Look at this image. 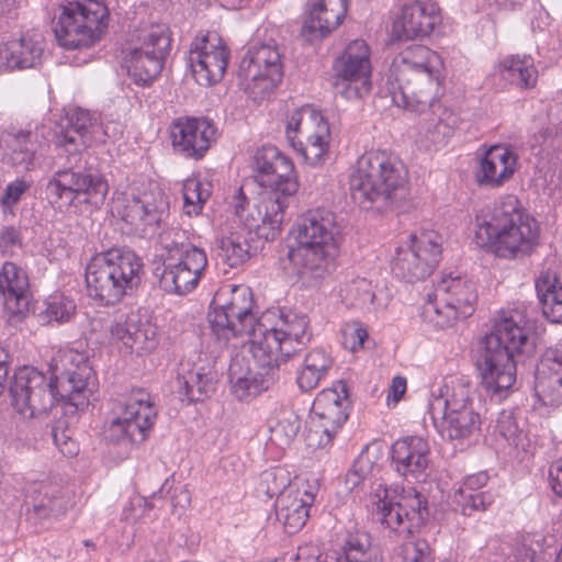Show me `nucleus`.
I'll use <instances>...</instances> for the list:
<instances>
[{
	"label": "nucleus",
	"instance_id": "14",
	"mask_svg": "<svg viewBox=\"0 0 562 562\" xmlns=\"http://www.w3.org/2000/svg\"><path fill=\"white\" fill-rule=\"evenodd\" d=\"M170 48L171 38L166 25L136 31L123 50V65L132 81L140 87L150 86L161 74Z\"/></svg>",
	"mask_w": 562,
	"mask_h": 562
},
{
	"label": "nucleus",
	"instance_id": "42",
	"mask_svg": "<svg viewBox=\"0 0 562 562\" xmlns=\"http://www.w3.org/2000/svg\"><path fill=\"white\" fill-rule=\"evenodd\" d=\"M536 292L544 317L551 323H562V285L557 274L541 271L536 280Z\"/></svg>",
	"mask_w": 562,
	"mask_h": 562
},
{
	"label": "nucleus",
	"instance_id": "38",
	"mask_svg": "<svg viewBox=\"0 0 562 562\" xmlns=\"http://www.w3.org/2000/svg\"><path fill=\"white\" fill-rule=\"evenodd\" d=\"M400 23L406 38L428 36L441 23L440 9L432 1H413L403 5Z\"/></svg>",
	"mask_w": 562,
	"mask_h": 562
},
{
	"label": "nucleus",
	"instance_id": "44",
	"mask_svg": "<svg viewBox=\"0 0 562 562\" xmlns=\"http://www.w3.org/2000/svg\"><path fill=\"white\" fill-rule=\"evenodd\" d=\"M457 310L447 302L435 297V291L427 295L420 310V317L424 323L436 329L451 327L460 317Z\"/></svg>",
	"mask_w": 562,
	"mask_h": 562
},
{
	"label": "nucleus",
	"instance_id": "12",
	"mask_svg": "<svg viewBox=\"0 0 562 562\" xmlns=\"http://www.w3.org/2000/svg\"><path fill=\"white\" fill-rule=\"evenodd\" d=\"M428 412L437 432L445 440L463 443L481 431V415L472 387L458 382L445 395L429 401Z\"/></svg>",
	"mask_w": 562,
	"mask_h": 562
},
{
	"label": "nucleus",
	"instance_id": "62",
	"mask_svg": "<svg viewBox=\"0 0 562 562\" xmlns=\"http://www.w3.org/2000/svg\"><path fill=\"white\" fill-rule=\"evenodd\" d=\"M549 481L552 491L562 498V457L550 465Z\"/></svg>",
	"mask_w": 562,
	"mask_h": 562
},
{
	"label": "nucleus",
	"instance_id": "8",
	"mask_svg": "<svg viewBox=\"0 0 562 562\" xmlns=\"http://www.w3.org/2000/svg\"><path fill=\"white\" fill-rule=\"evenodd\" d=\"M408 183L404 164L385 150L361 155L349 177L352 200L363 209L393 207L406 194Z\"/></svg>",
	"mask_w": 562,
	"mask_h": 562
},
{
	"label": "nucleus",
	"instance_id": "55",
	"mask_svg": "<svg viewBox=\"0 0 562 562\" xmlns=\"http://www.w3.org/2000/svg\"><path fill=\"white\" fill-rule=\"evenodd\" d=\"M402 562H435V558L429 543L424 539H416L403 544Z\"/></svg>",
	"mask_w": 562,
	"mask_h": 562
},
{
	"label": "nucleus",
	"instance_id": "54",
	"mask_svg": "<svg viewBox=\"0 0 562 562\" xmlns=\"http://www.w3.org/2000/svg\"><path fill=\"white\" fill-rule=\"evenodd\" d=\"M454 502L462 515L472 516L476 512L486 510L495 501V493L491 490L484 492L454 493Z\"/></svg>",
	"mask_w": 562,
	"mask_h": 562
},
{
	"label": "nucleus",
	"instance_id": "27",
	"mask_svg": "<svg viewBox=\"0 0 562 562\" xmlns=\"http://www.w3.org/2000/svg\"><path fill=\"white\" fill-rule=\"evenodd\" d=\"M228 50L215 33L196 37L190 45L188 65L201 86L220 81L227 68Z\"/></svg>",
	"mask_w": 562,
	"mask_h": 562
},
{
	"label": "nucleus",
	"instance_id": "22",
	"mask_svg": "<svg viewBox=\"0 0 562 562\" xmlns=\"http://www.w3.org/2000/svg\"><path fill=\"white\" fill-rule=\"evenodd\" d=\"M285 135L291 147L312 166L321 162L328 151L329 124L310 105L301 106L290 115Z\"/></svg>",
	"mask_w": 562,
	"mask_h": 562
},
{
	"label": "nucleus",
	"instance_id": "9",
	"mask_svg": "<svg viewBox=\"0 0 562 562\" xmlns=\"http://www.w3.org/2000/svg\"><path fill=\"white\" fill-rule=\"evenodd\" d=\"M161 268H156L159 286L169 294L186 295L193 292L207 269V256L203 248L195 246L190 233L178 226H170L158 233Z\"/></svg>",
	"mask_w": 562,
	"mask_h": 562
},
{
	"label": "nucleus",
	"instance_id": "37",
	"mask_svg": "<svg viewBox=\"0 0 562 562\" xmlns=\"http://www.w3.org/2000/svg\"><path fill=\"white\" fill-rule=\"evenodd\" d=\"M435 297L449 303L460 318L474 312L477 293L474 283L461 276L445 274L434 286Z\"/></svg>",
	"mask_w": 562,
	"mask_h": 562
},
{
	"label": "nucleus",
	"instance_id": "13",
	"mask_svg": "<svg viewBox=\"0 0 562 562\" xmlns=\"http://www.w3.org/2000/svg\"><path fill=\"white\" fill-rule=\"evenodd\" d=\"M207 318L213 334L227 344L232 338L248 337V346L257 331L259 317L254 313V296L249 286L225 284L212 300Z\"/></svg>",
	"mask_w": 562,
	"mask_h": 562
},
{
	"label": "nucleus",
	"instance_id": "47",
	"mask_svg": "<svg viewBox=\"0 0 562 562\" xmlns=\"http://www.w3.org/2000/svg\"><path fill=\"white\" fill-rule=\"evenodd\" d=\"M495 431L502 436L509 446L517 450L527 452L530 447L528 435L518 427L514 414L509 411H502L496 419Z\"/></svg>",
	"mask_w": 562,
	"mask_h": 562
},
{
	"label": "nucleus",
	"instance_id": "6",
	"mask_svg": "<svg viewBox=\"0 0 562 562\" xmlns=\"http://www.w3.org/2000/svg\"><path fill=\"white\" fill-rule=\"evenodd\" d=\"M292 234L286 257L296 276L318 280L335 269L342 240L335 213L310 210L297 218Z\"/></svg>",
	"mask_w": 562,
	"mask_h": 562
},
{
	"label": "nucleus",
	"instance_id": "31",
	"mask_svg": "<svg viewBox=\"0 0 562 562\" xmlns=\"http://www.w3.org/2000/svg\"><path fill=\"white\" fill-rule=\"evenodd\" d=\"M391 459L400 475L419 480L425 476L430 462L429 443L420 436L400 438L392 445Z\"/></svg>",
	"mask_w": 562,
	"mask_h": 562
},
{
	"label": "nucleus",
	"instance_id": "46",
	"mask_svg": "<svg viewBox=\"0 0 562 562\" xmlns=\"http://www.w3.org/2000/svg\"><path fill=\"white\" fill-rule=\"evenodd\" d=\"M536 393L546 406L562 405V372H536Z\"/></svg>",
	"mask_w": 562,
	"mask_h": 562
},
{
	"label": "nucleus",
	"instance_id": "29",
	"mask_svg": "<svg viewBox=\"0 0 562 562\" xmlns=\"http://www.w3.org/2000/svg\"><path fill=\"white\" fill-rule=\"evenodd\" d=\"M318 488L316 484L301 483L297 487H290L279 499H276V515L284 531L296 533L306 524Z\"/></svg>",
	"mask_w": 562,
	"mask_h": 562
},
{
	"label": "nucleus",
	"instance_id": "4",
	"mask_svg": "<svg viewBox=\"0 0 562 562\" xmlns=\"http://www.w3.org/2000/svg\"><path fill=\"white\" fill-rule=\"evenodd\" d=\"M530 333L528 321L514 310L503 312L493 331L482 339L475 364L481 385L491 397L505 398L515 384V356L532 349Z\"/></svg>",
	"mask_w": 562,
	"mask_h": 562
},
{
	"label": "nucleus",
	"instance_id": "26",
	"mask_svg": "<svg viewBox=\"0 0 562 562\" xmlns=\"http://www.w3.org/2000/svg\"><path fill=\"white\" fill-rule=\"evenodd\" d=\"M255 367L250 368L243 356L236 355L228 366L231 393L239 401H248L269 390L280 378V364L259 361L251 356Z\"/></svg>",
	"mask_w": 562,
	"mask_h": 562
},
{
	"label": "nucleus",
	"instance_id": "24",
	"mask_svg": "<svg viewBox=\"0 0 562 562\" xmlns=\"http://www.w3.org/2000/svg\"><path fill=\"white\" fill-rule=\"evenodd\" d=\"M116 212L126 224L144 234H155L169 215V203L165 193L158 189L143 192L140 195L124 194L116 202Z\"/></svg>",
	"mask_w": 562,
	"mask_h": 562
},
{
	"label": "nucleus",
	"instance_id": "58",
	"mask_svg": "<svg viewBox=\"0 0 562 562\" xmlns=\"http://www.w3.org/2000/svg\"><path fill=\"white\" fill-rule=\"evenodd\" d=\"M22 248L21 232L13 227H4L0 233V249L3 254L14 255Z\"/></svg>",
	"mask_w": 562,
	"mask_h": 562
},
{
	"label": "nucleus",
	"instance_id": "30",
	"mask_svg": "<svg viewBox=\"0 0 562 562\" xmlns=\"http://www.w3.org/2000/svg\"><path fill=\"white\" fill-rule=\"evenodd\" d=\"M29 277L16 263L5 261L0 269V300L10 321H20L30 310Z\"/></svg>",
	"mask_w": 562,
	"mask_h": 562
},
{
	"label": "nucleus",
	"instance_id": "10",
	"mask_svg": "<svg viewBox=\"0 0 562 562\" xmlns=\"http://www.w3.org/2000/svg\"><path fill=\"white\" fill-rule=\"evenodd\" d=\"M306 314L290 308H268L259 316L250 340V355L268 363L285 362L311 340Z\"/></svg>",
	"mask_w": 562,
	"mask_h": 562
},
{
	"label": "nucleus",
	"instance_id": "40",
	"mask_svg": "<svg viewBox=\"0 0 562 562\" xmlns=\"http://www.w3.org/2000/svg\"><path fill=\"white\" fill-rule=\"evenodd\" d=\"M317 562H376L370 533L357 528L347 529L338 541L334 554Z\"/></svg>",
	"mask_w": 562,
	"mask_h": 562
},
{
	"label": "nucleus",
	"instance_id": "57",
	"mask_svg": "<svg viewBox=\"0 0 562 562\" xmlns=\"http://www.w3.org/2000/svg\"><path fill=\"white\" fill-rule=\"evenodd\" d=\"M536 372L562 373V346L548 348L537 366Z\"/></svg>",
	"mask_w": 562,
	"mask_h": 562
},
{
	"label": "nucleus",
	"instance_id": "18",
	"mask_svg": "<svg viewBox=\"0 0 562 562\" xmlns=\"http://www.w3.org/2000/svg\"><path fill=\"white\" fill-rule=\"evenodd\" d=\"M350 411L351 400L345 381L338 380L330 387L322 390L312 405L307 446L313 449L329 447L347 422Z\"/></svg>",
	"mask_w": 562,
	"mask_h": 562
},
{
	"label": "nucleus",
	"instance_id": "60",
	"mask_svg": "<svg viewBox=\"0 0 562 562\" xmlns=\"http://www.w3.org/2000/svg\"><path fill=\"white\" fill-rule=\"evenodd\" d=\"M488 474L484 471L468 475L457 493L483 492L482 488L488 482Z\"/></svg>",
	"mask_w": 562,
	"mask_h": 562
},
{
	"label": "nucleus",
	"instance_id": "17",
	"mask_svg": "<svg viewBox=\"0 0 562 562\" xmlns=\"http://www.w3.org/2000/svg\"><path fill=\"white\" fill-rule=\"evenodd\" d=\"M109 9L100 0H76L61 5L54 26L57 43L66 49L90 47L108 26Z\"/></svg>",
	"mask_w": 562,
	"mask_h": 562
},
{
	"label": "nucleus",
	"instance_id": "35",
	"mask_svg": "<svg viewBox=\"0 0 562 562\" xmlns=\"http://www.w3.org/2000/svg\"><path fill=\"white\" fill-rule=\"evenodd\" d=\"M111 338L127 349L146 351L153 347L156 328L144 319L139 311L120 315L110 327Z\"/></svg>",
	"mask_w": 562,
	"mask_h": 562
},
{
	"label": "nucleus",
	"instance_id": "7",
	"mask_svg": "<svg viewBox=\"0 0 562 562\" xmlns=\"http://www.w3.org/2000/svg\"><path fill=\"white\" fill-rule=\"evenodd\" d=\"M256 182L265 189L257 203L258 217L252 216L250 228L269 225L266 239H274L281 232L289 200L297 192L299 181L290 157L273 145H263L252 157Z\"/></svg>",
	"mask_w": 562,
	"mask_h": 562
},
{
	"label": "nucleus",
	"instance_id": "52",
	"mask_svg": "<svg viewBox=\"0 0 562 562\" xmlns=\"http://www.w3.org/2000/svg\"><path fill=\"white\" fill-rule=\"evenodd\" d=\"M218 257L231 268H236L249 257L248 244L237 235L223 237L218 245Z\"/></svg>",
	"mask_w": 562,
	"mask_h": 562
},
{
	"label": "nucleus",
	"instance_id": "53",
	"mask_svg": "<svg viewBox=\"0 0 562 562\" xmlns=\"http://www.w3.org/2000/svg\"><path fill=\"white\" fill-rule=\"evenodd\" d=\"M45 305L43 319L47 323L56 322L60 324L68 322L76 312L74 300L60 293L49 295L45 301Z\"/></svg>",
	"mask_w": 562,
	"mask_h": 562
},
{
	"label": "nucleus",
	"instance_id": "45",
	"mask_svg": "<svg viewBox=\"0 0 562 562\" xmlns=\"http://www.w3.org/2000/svg\"><path fill=\"white\" fill-rule=\"evenodd\" d=\"M271 443L285 448L291 445L301 429V419L293 411H284L269 426Z\"/></svg>",
	"mask_w": 562,
	"mask_h": 562
},
{
	"label": "nucleus",
	"instance_id": "1",
	"mask_svg": "<svg viewBox=\"0 0 562 562\" xmlns=\"http://www.w3.org/2000/svg\"><path fill=\"white\" fill-rule=\"evenodd\" d=\"M97 127V116L80 108L61 119L55 145L58 157L66 159V166L54 171L45 184L46 200L55 210L63 212L85 207L93 211L104 203L109 192L105 177L95 170L78 167Z\"/></svg>",
	"mask_w": 562,
	"mask_h": 562
},
{
	"label": "nucleus",
	"instance_id": "50",
	"mask_svg": "<svg viewBox=\"0 0 562 562\" xmlns=\"http://www.w3.org/2000/svg\"><path fill=\"white\" fill-rule=\"evenodd\" d=\"M297 484H292L290 474L282 468H272L266 470L260 475L259 490L269 498L282 496L288 488L297 487Z\"/></svg>",
	"mask_w": 562,
	"mask_h": 562
},
{
	"label": "nucleus",
	"instance_id": "64",
	"mask_svg": "<svg viewBox=\"0 0 562 562\" xmlns=\"http://www.w3.org/2000/svg\"><path fill=\"white\" fill-rule=\"evenodd\" d=\"M368 338L367 330L361 327H351L349 328V333H346L347 341L350 340V348L355 351L363 346L364 340Z\"/></svg>",
	"mask_w": 562,
	"mask_h": 562
},
{
	"label": "nucleus",
	"instance_id": "56",
	"mask_svg": "<svg viewBox=\"0 0 562 562\" xmlns=\"http://www.w3.org/2000/svg\"><path fill=\"white\" fill-rule=\"evenodd\" d=\"M32 181L25 178H18L7 184L1 198L0 204L4 212L11 211L19 203L22 195L31 188Z\"/></svg>",
	"mask_w": 562,
	"mask_h": 562
},
{
	"label": "nucleus",
	"instance_id": "59",
	"mask_svg": "<svg viewBox=\"0 0 562 562\" xmlns=\"http://www.w3.org/2000/svg\"><path fill=\"white\" fill-rule=\"evenodd\" d=\"M53 440L57 449L65 457L71 458L79 451L77 442L65 430L58 431L55 429L53 431Z\"/></svg>",
	"mask_w": 562,
	"mask_h": 562
},
{
	"label": "nucleus",
	"instance_id": "15",
	"mask_svg": "<svg viewBox=\"0 0 562 562\" xmlns=\"http://www.w3.org/2000/svg\"><path fill=\"white\" fill-rule=\"evenodd\" d=\"M372 518L385 530L407 537L418 530L429 512L424 494L409 487L401 494L379 488L372 496Z\"/></svg>",
	"mask_w": 562,
	"mask_h": 562
},
{
	"label": "nucleus",
	"instance_id": "34",
	"mask_svg": "<svg viewBox=\"0 0 562 562\" xmlns=\"http://www.w3.org/2000/svg\"><path fill=\"white\" fill-rule=\"evenodd\" d=\"M492 75L502 87H513L520 91L533 89L539 76L535 59L529 54H509L502 57L494 65Z\"/></svg>",
	"mask_w": 562,
	"mask_h": 562
},
{
	"label": "nucleus",
	"instance_id": "39",
	"mask_svg": "<svg viewBox=\"0 0 562 562\" xmlns=\"http://www.w3.org/2000/svg\"><path fill=\"white\" fill-rule=\"evenodd\" d=\"M216 379L203 367H192L189 362L180 363L172 387L181 401L188 403L203 401L215 391Z\"/></svg>",
	"mask_w": 562,
	"mask_h": 562
},
{
	"label": "nucleus",
	"instance_id": "41",
	"mask_svg": "<svg viewBox=\"0 0 562 562\" xmlns=\"http://www.w3.org/2000/svg\"><path fill=\"white\" fill-rule=\"evenodd\" d=\"M31 133L24 131H5L1 142L8 150L9 162L18 171H32L36 168V145L31 140Z\"/></svg>",
	"mask_w": 562,
	"mask_h": 562
},
{
	"label": "nucleus",
	"instance_id": "16",
	"mask_svg": "<svg viewBox=\"0 0 562 562\" xmlns=\"http://www.w3.org/2000/svg\"><path fill=\"white\" fill-rule=\"evenodd\" d=\"M372 518L385 530L407 537L418 530L429 512L424 494L409 487L401 494L379 488L372 496Z\"/></svg>",
	"mask_w": 562,
	"mask_h": 562
},
{
	"label": "nucleus",
	"instance_id": "25",
	"mask_svg": "<svg viewBox=\"0 0 562 562\" xmlns=\"http://www.w3.org/2000/svg\"><path fill=\"white\" fill-rule=\"evenodd\" d=\"M169 135L177 155L200 160L216 142L217 127L205 116H180L171 122Z\"/></svg>",
	"mask_w": 562,
	"mask_h": 562
},
{
	"label": "nucleus",
	"instance_id": "43",
	"mask_svg": "<svg viewBox=\"0 0 562 562\" xmlns=\"http://www.w3.org/2000/svg\"><path fill=\"white\" fill-rule=\"evenodd\" d=\"M333 360L323 349L310 351L304 359L303 367L297 374L296 383L301 391L314 390L326 376L331 368Z\"/></svg>",
	"mask_w": 562,
	"mask_h": 562
},
{
	"label": "nucleus",
	"instance_id": "36",
	"mask_svg": "<svg viewBox=\"0 0 562 562\" xmlns=\"http://www.w3.org/2000/svg\"><path fill=\"white\" fill-rule=\"evenodd\" d=\"M26 497L32 513L40 520L57 519L71 506L69 494L50 483H33L27 490Z\"/></svg>",
	"mask_w": 562,
	"mask_h": 562
},
{
	"label": "nucleus",
	"instance_id": "20",
	"mask_svg": "<svg viewBox=\"0 0 562 562\" xmlns=\"http://www.w3.org/2000/svg\"><path fill=\"white\" fill-rule=\"evenodd\" d=\"M442 254V237L435 231H422L409 235L396 248L392 272L405 282H415L429 277L438 266Z\"/></svg>",
	"mask_w": 562,
	"mask_h": 562
},
{
	"label": "nucleus",
	"instance_id": "3",
	"mask_svg": "<svg viewBox=\"0 0 562 562\" xmlns=\"http://www.w3.org/2000/svg\"><path fill=\"white\" fill-rule=\"evenodd\" d=\"M442 71L443 60L436 50L406 45L393 57L381 92L397 108L423 113L445 93Z\"/></svg>",
	"mask_w": 562,
	"mask_h": 562
},
{
	"label": "nucleus",
	"instance_id": "5",
	"mask_svg": "<svg viewBox=\"0 0 562 562\" xmlns=\"http://www.w3.org/2000/svg\"><path fill=\"white\" fill-rule=\"evenodd\" d=\"M539 237L538 222L514 194L502 196L492 212L481 211L475 216V244L503 259L530 255Z\"/></svg>",
	"mask_w": 562,
	"mask_h": 562
},
{
	"label": "nucleus",
	"instance_id": "48",
	"mask_svg": "<svg viewBox=\"0 0 562 562\" xmlns=\"http://www.w3.org/2000/svg\"><path fill=\"white\" fill-rule=\"evenodd\" d=\"M342 297L345 303L351 307L370 310L375 294L371 281L366 278H358L346 284L342 290Z\"/></svg>",
	"mask_w": 562,
	"mask_h": 562
},
{
	"label": "nucleus",
	"instance_id": "63",
	"mask_svg": "<svg viewBox=\"0 0 562 562\" xmlns=\"http://www.w3.org/2000/svg\"><path fill=\"white\" fill-rule=\"evenodd\" d=\"M366 476V471L359 467V463H355L352 468L347 472L345 484L349 491L355 490L360 485Z\"/></svg>",
	"mask_w": 562,
	"mask_h": 562
},
{
	"label": "nucleus",
	"instance_id": "2",
	"mask_svg": "<svg viewBox=\"0 0 562 562\" xmlns=\"http://www.w3.org/2000/svg\"><path fill=\"white\" fill-rule=\"evenodd\" d=\"M12 406L25 417L46 413L55 402H64L67 413L83 411L97 391V378L87 360L60 376L50 378L33 367L19 368L10 384Z\"/></svg>",
	"mask_w": 562,
	"mask_h": 562
},
{
	"label": "nucleus",
	"instance_id": "51",
	"mask_svg": "<svg viewBox=\"0 0 562 562\" xmlns=\"http://www.w3.org/2000/svg\"><path fill=\"white\" fill-rule=\"evenodd\" d=\"M452 133L453 124L447 122L443 117H434L423 126L420 142L427 149L431 147L438 149L446 145Z\"/></svg>",
	"mask_w": 562,
	"mask_h": 562
},
{
	"label": "nucleus",
	"instance_id": "11",
	"mask_svg": "<svg viewBox=\"0 0 562 562\" xmlns=\"http://www.w3.org/2000/svg\"><path fill=\"white\" fill-rule=\"evenodd\" d=\"M142 259L132 250L113 247L95 254L86 268L91 297L103 305L119 303L140 283Z\"/></svg>",
	"mask_w": 562,
	"mask_h": 562
},
{
	"label": "nucleus",
	"instance_id": "33",
	"mask_svg": "<svg viewBox=\"0 0 562 562\" xmlns=\"http://www.w3.org/2000/svg\"><path fill=\"white\" fill-rule=\"evenodd\" d=\"M517 155L504 146H492L480 159L474 172L479 187L499 188L513 178L517 170Z\"/></svg>",
	"mask_w": 562,
	"mask_h": 562
},
{
	"label": "nucleus",
	"instance_id": "21",
	"mask_svg": "<svg viewBox=\"0 0 562 562\" xmlns=\"http://www.w3.org/2000/svg\"><path fill=\"white\" fill-rule=\"evenodd\" d=\"M156 417L157 409L149 393L143 389L133 390L115 403L109 437L111 440L128 443L143 442Z\"/></svg>",
	"mask_w": 562,
	"mask_h": 562
},
{
	"label": "nucleus",
	"instance_id": "61",
	"mask_svg": "<svg viewBox=\"0 0 562 562\" xmlns=\"http://www.w3.org/2000/svg\"><path fill=\"white\" fill-rule=\"evenodd\" d=\"M406 379L401 375H396L392 379L386 397L389 407L395 406L401 401L406 392Z\"/></svg>",
	"mask_w": 562,
	"mask_h": 562
},
{
	"label": "nucleus",
	"instance_id": "32",
	"mask_svg": "<svg viewBox=\"0 0 562 562\" xmlns=\"http://www.w3.org/2000/svg\"><path fill=\"white\" fill-rule=\"evenodd\" d=\"M45 53L44 36L38 31H29L20 38L8 41L0 46V67L8 70L36 68Z\"/></svg>",
	"mask_w": 562,
	"mask_h": 562
},
{
	"label": "nucleus",
	"instance_id": "19",
	"mask_svg": "<svg viewBox=\"0 0 562 562\" xmlns=\"http://www.w3.org/2000/svg\"><path fill=\"white\" fill-rule=\"evenodd\" d=\"M283 77V54L274 41L251 45L241 58L238 78L254 99L265 98Z\"/></svg>",
	"mask_w": 562,
	"mask_h": 562
},
{
	"label": "nucleus",
	"instance_id": "28",
	"mask_svg": "<svg viewBox=\"0 0 562 562\" xmlns=\"http://www.w3.org/2000/svg\"><path fill=\"white\" fill-rule=\"evenodd\" d=\"M346 13L347 0H308L301 36L310 43L324 40L342 23Z\"/></svg>",
	"mask_w": 562,
	"mask_h": 562
},
{
	"label": "nucleus",
	"instance_id": "49",
	"mask_svg": "<svg viewBox=\"0 0 562 562\" xmlns=\"http://www.w3.org/2000/svg\"><path fill=\"white\" fill-rule=\"evenodd\" d=\"M210 194L207 184L202 183L196 178L187 179L182 186L184 213L189 216L199 215Z\"/></svg>",
	"mask_w": 562,
	"mask_h": 562
},
{
	"label": "nucleus",
	"instance_id": "23",
	"mask_svg": "<svg viewBox=\"0 0 562 562\" xmlns=\"http://www.w3.org/2000/svg\"><path fill=\"white\" fill-rule=\"evenodd\" d=\"M370 47L363 40L351 41L334 60L335 89L346 99H360L371 90Z\"/></svg>",
	"mask_w": 562,
	"mask_h": 562
}]
</instances>
